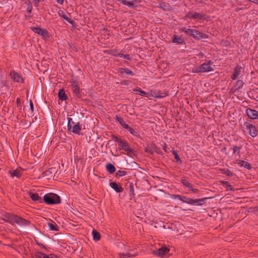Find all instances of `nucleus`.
<instances>
[{
  "instance_id": "1",
  "label": "nucleus",
  "mask_w": 258,
  "mask_h": 258,
  "mask_svg": "<svg viewBox=\"0 0 258 258\" xmlns=\"http://www.w3.org/2000/svg\"><path fill=\"white\" fill-rule=\"evenodd\" d=\"M2 220L11 224L16 223L19 225H27L29 224V221L9 213L5 215L4 217L2 219Z\"/></svg>"
},
{
  "instance_id": "2",
  "label": "nucleus",
  "mask_w": 258,
  "mask_h": 258,
  "mask_svg": "<svg viewBox=\"0 0 258 258\" xmlns=\"http://www.w3.org/2000/svg\"><path fill=\"white\" fill-rule=\"evenodd\" d=\"M180 30L182 32H184L186 35L191 36L197 39L206 38V34L197 31L195 29L181 28Z\"/></svg>"
},
{
  "instance_id": "3",
  "label": "nucleus",
  "mask_w": 258,
  "mask_h": 258,
  "mask_svg": "<svg viewBox=\"0 0 258 258\" xmlns=\"http://www.w3.org/2000/svg\"><path fill=\"white\" fill-rule=\"evenodd\" d=\"M212 63L211 61H209L207 63H204L200 66L193 69L192 72L197 73H203L212 71L213 70L211 66Z\"/></svg>"
},
{
  "instance_id": "4",
  "label": "nucleus",
  "mask_w": 258,
  "mask_h": 258,
  "mask_svg": "<svg viewBox=\"0 0 258 258\" xmlns=\"http://www.w3.org/2000/svg\"><path fill=\"white\" fill-rule=\"evenodd\" d=\"M44 201L47 204H56L60 203V199L57 195L49 193L44 195Z\"/></svg>"
},
{
  "instance_id": "5",
  "label": "nucleus",
  "mask_w": 258,
  "mask_h": 258,
  "mask_svg": "<svg viewBox=\"0 0 258 258\" xmlns=\"http://www.w3.org/2000/svg\"><path fill=\"white\" fill-rule=\"evenodd\" d=\"M115 141L118 143L120 146V149L123 150L125 151L127 155H129L133 152V150L131 148L127 142L124 140H122L118 138H115Z\"/></svg>"
},
{
  "instance_id": "6",
  "label": "nucleus",
  "mask_w": 258,
  "mask_h": 258,
  "mask_svg": "<svg viewBox=\"0 0 258 258\" xmlns=\"http://www.w3.org/2000/svg\"><path fill=\"white\" fill-rule=\"evenodd\" d=\"M169 249L165 246H162L161 248L153 251V253L158 256L163 257L169 252Z\"/></svg>"
},
{
  "instance_id": "7",
  "label": "nucleus",
  "mask_w": 258,
  "mask_h": 258,
  "mask_svg": "<svg viewBox=\"0 0 258 258\" xmlns=\"http://www.w3.org/2000/svg\"><path fill=\"white\" fill-rule=\"evenodd\" d=\"M31 29L35 33L38 34L44 38H47L48 37V32L45 29L42 28L40 27H31Z\"/></svg>"
},
{
  "instance_id": "8",
  "label": "nucleus",
  "mask_w": 258,
  "mask_h": 258,
  "mask_svg": "<svg viewBox=\"0 0 258 258\" xmlns=\"http://www.w3.org/2000/svg\"><path fill=\"white\" fill-rule=\"evenodd\" d=\"M23 170L21 168H18L15 169H11L9 171V173L13 178H20L23 172Z\"/></svg>"
},
{
  "instance_id": "9",
  "label": "nucleus",
  "mask_w": 258,
  "mask_h": 258,
  "mask_svg": "<svg viewBox=\"0 0 258 258\" xmlns=\"http://www.w3.org/2000/svg\"><path fill=\"white\" fill-rule=\"evenodd\" d=\"M71 119H69V123L68 125V129L74 133L79 134L80 132L81 131V127L79 125V123L74 124L73 126H72L70 123Z\"/></svg>"
},
{
  "instance_id": "10",
  "label": "nucleus",
  "mask_w": 258,
  "mask_h": 258,
  "mask_svg": "<svg viewBox=\"0 0 258 258\" xmlns=\"http://www.w3.org/2000/svg\"><path fill=\"white\" fill-rule=\"evenodd\" d=\"M246 128L248 129L250 135L253 137H256L258 134V131L256 130L255 126L250 124L246 123L245 124Z\"/></svg>"
},
{
  "instance_id": "11",
  "label": "nucleus",
  "mask_w": 258,
  "mask_h": 258,
  "mask_svg": "<svg viewBox=\"0 0 258 258\" xmlns=\"http://www.w3.org/2000/svg\"><path fill=\"white\" fill-rule=\"evenodd\" d=\"M181 181L183 185L186 187L188 190H191L194 193H197L198 190L197 189L194 188L192 185L186 180L182 179Z\"/></svg>"
},
{
  "instance_id": "12",
  "label": "nucleus",
  "mask_w": 258,
  "mask_h": 258,
  "mask_svg": "<svg viewBox=\"0 0 258 258\" xmlns=\"http://www.w3.org/2000/svg\"><path fill=\"white\" fill-rule=\"evenodd\" d=\"M246 113L248 117L254 119L258 117V112L255 110L251 109H247L246 110Z\"/></svg>"
},
{
  "instance_id": "13",
  "label": "nucleus",
  "mask_w": 258,
  "mask_h": 258,
  "mask_svg": "<svg viewBox=\"0 0 258 258\" xmlns=\"http://www.w3.org/2000/svg\"><path fill=\"white\" fill-rule=\"evenodd\" d=\"M10 76L11 77V78L16 82H22L23 81V78L21 77V76L18 73L12 72L10 74Z\"/></svg>"
},
{
  "instance_id": "14",
  "label": "nucleus",
  "mask_w": 258,
  "mask_h": 258,
  "mask_svg": "<svg viewBox=\"0 0 258 258\" xmlns=\"http://www.w3.org/2000/svg\"><path fill=\"white\" fill-rule=\"evenodd\" d=\"M242 68L240 66L235 67L233 74L231 75V79L233 80H235L241 74Z\"/></svg>"
},
{
  "instance_id": "15",
  "label": "nucleus",
  "mask_w": 258,
  "mask_h": 258,
  "mask_svg": "<svg viewBox=\"0 0 258 258\" xmlns=\"http://www.w3.org/2000/svg\"><path fill=\"white\" fill-rule=\"evenodd\" d=\"M110 186L114 189L117 192H121L123 190V188L120 185V184L117 183L116 182H111L110 183Z\"/></svg>"
},
{
  "instance_id": "16",
  "label": "nucleus",
  "mask_w": 258,
  "mask_h": 258,
  "mask_svg": "<svg viewBox=\"0 0 258 258\" xmlns=\"http://www.w3.org/2000/svg\"><path fill=\"white\" fill-rule=\"evenodd\" d=\"M208 198H203L195 200L192 199V201L190 202V204L201 206L204 204L205 201Z\"/></svg>"
},
{
  "instance_id": "17",
  "label": "nucleus",
  "mask_w": 258,
  "mask_h": 258,
  "mask_svg": "<svg viewBox=\"0 0 258 258\" xmlns=\"http://www.w3.org/2000/svg\"><path fill=\"white\" fill-rule=\"evenodd\" d=\"M58 97L59 99L63 101L67 99L68 97L65 94V92L63 89H60L58 92Z\"/></svg>"
},
{
  "instance_id": "18",
  "label": "nucleus",
  "mask_w": 258,
  "mask_h": 258,
  "mask_svg": "<svg viewBox=\"0 0 258 258\" xmlns=\"http://www.w3.org/2000/svg\"><path fill=\"white\" fill-rule=\"evenodd\" d=\"M106 168L107 171L111 174L113 173L115 170V167L111 163L107 164L106 165Z\"/></svg>"
},
{
  "instance_id": "19",
  "label": "nucleus",
  "mask_w": 258,
  "mask_h": 258,
  "mask_svg": "<svg viewBox=\"0 0 258 258\" xmlns=\"http://www.w3.org/2000/svg\"><path fill=\"white\" fill-rule=\"evenodd\" d=\"M30 198L34 201H37L40 200V198L39 197L38 194L36 193H33L32 192H29Z\"/></svg>"
},
{
  "instance_id": "20",
  "label": "nucleus",
  "mask_w": 258,
  "mask_h": 258,
  "mask_svg": "<svg viewBox=\"0 0 258 258\" xmlns=\"http://www.w3.org/2000/svg\"><path fill=\"white\" fill-rule=\"evenodd\" d=\"M237 164H239L240 166L244 167L247 169L250 168V165L247 162L244 161H239V162H237Z\"/></svg>"
},
{
  "instance_id": "21",
  "label": "nucleus",
  "mask_w": 258,
  "mask_h": 258,
  "mask_svg": "<svg viewBox=\"0 0 258 258\" xmlns=\"http://www.w3.org/2000/svg\"><path fill=\"white\" fill-rule=\"evenodd\" d=\"M72 87L73 92L75 94L78 95L80 93V88L78 85L77 84H72Z\"/></svg>"
},
{
  "instance_id": "22",
  "label": "nucleus",
  "mask_w": 258,
  "mask_h": 258,
  "mask_svg": "<svg viewBox=\"0 0 258 258\" xmlns=\"http://www.w3.org/2000/svg\"><path fill=\"white\" fill-rule=\"evenodd\" d=\"M92 235L94 240H99L100 239V234L96 230H94L92 231Z\"/></svg>"
},
{
  "instance_id": "23",
  "label": "nucleus",
  "mask_w": 258,
  "mask_h": 258,
  "mask_svg": "<svg viewBox=\"0 0 258 258\" xmlns=\"http://www.w3.org/2000/svg\"><path fill=\"white\" fill-rule=\"evenodd\" d=\"M116 119L121 124V125H122L123 127L125 128H129V125L125 123L122 118L117 117Z\"/></svg>"
},
{
  "instance_id": "24",
  "label": "nucleus",
  "mask_w": 258,
  "mask_h": 258,
  "mask_svg": "<svg viewBox=\"0 0 258 258\" xmlns=\"http://www.w3.org/2000/svg\"><path fill=\"white\" fill-rule=\"evenodd\" d=\"M204 18V16L200 13H193L191 15V18L192 19H202Z\"/></svg>"
},
{
  "instance_id": "25",
  "label": "nucleus",
  "mask_w": 258,
  "mask_h": 258,
  "mask_svg": "<svg viewBox=\"0 0 258 258\" xmlns=\"http://www.w3.org/2000/svg\"><path fill=\"white\" fill-rule=\"evenodd\" d=\"M47 225L50 230L55 231H58V227L56 224H54L51 223H48Z\"/></svg>"
},
{
  "instance_id": "26",
  "label": "nucleus",
  "mask_w": 258,
  "mask_h": 258,
  "mask_svg": "<svg viewBox=\"0 0 258 258\" xmlns=\"http://www.w3.org/2000/svg\"><path fill=\"white\" fill-rule=\"evenodd\" d=\"M136 255L131 254L130 253H122L120 254V258H133Z\"/></svg>"
},
{
  "instance_id": "27",
  "label": "nucleus",
  "mask_w": 258,
  "mask_h": 258,
  "mask_svg": "<svg viewBox=\"0 0 258 258\" xmlns=\"http://www.w3.org/2000/svg\"><path fill=\"white\" fill-rule=\"evenodd\" d=\"M173 42L178 44H181L183 43V40L181 37L177 36H174Z\"/></svg>"
},
{
  "instance_id": "28",
  "label": "nucleus",
  "mask_w": 258,
  "mask_h": 258,
  "mask_svg": "<svg viewBox=\"0 0 258 258\" xmlns=\"http://www.w3.org/2000/svg\"><path fill=\"white\" fill-rule=\"evenodd\" d=\"M180 200H181V201H182L184 203H186L189 204H190V202L192 201V199H191V198H187L185 197H182V196H181V197L180 198Z\"/></svg>"
},
{
  "instance_id": "29",
  "label": "nucleus",
  "mask_w": 258,
  "mask_h": 258,
  "mask_svg": "<svg viewBox=\"0 0 258 258\" xmlns=\"http://www.w3.org/2000/svg\"><path fill=\"white\" fill-rule=\"evenodd\" d=\"M119 2L124 5H126L130 7L134 6V3L126 0H119Z\"/></svg>"
},
{
  "instance_id": "30",
  "label": "nucleus",
  "mask_w": 258,
  "mask_h": 258,
  "mask_svg": "<svg viewBox=\"0 0 258 258\" xmlns=\"http://www.w3.org/2000/svg\"><path fill=\"white\" fill-rule=\"evenodd\" d=\"M35 256L36 258H45L46 256V254L41 252H37L35 254Z\"/></svg>"
},
{
  "instance_id": "31",
  "label": "nucleus",
  "mask_w": 258,
  "mask_h": 258,
  "mask_svg": "<svg viewBox=\"0 0 258 258\" xmlns=\"http://www.w3.org/2000/svg\"><path fill=\"white\" fill-rule=\"evenodd\" d=\"M134 91H137L139 93V94L141 95V96H146V97H149V93H147L144 91H142V90H134Z\"/></svg>"
},
{
  "instance_id": "32",
  "label": "nucleus",
  "mask_w": 258,
  "mask_h": 258,
  "mask_svg": "<svg viewBox=\"0 0 258 258\" xmlns=\"http://www.w3.org/2000/svg\"><path fill=\"white\" fill-rule=\"evenodd\" d=\"M243 85V82L241 80H238L237 81V82L235 85V87L237 89H238L241 88L242 87Z\"/></svg>"
},
{
  "instance_id": "33",
  "label": "nucleus",
  "mask_w": 258,
  "mask_h": 258,
  "mask_svg": "<svg viewBox=\"0 0 258 258\" xmlns=\"http://www.w3.org/2000/svg\"><path fill=\"white\" fill-rule=\"evenodd\" d=\"M118 56L120 57H123L124 59L129 60L130 57L128 54H123L122 53H118Z\"/></svg>"
},
{
  "instance_id": "34",
  "label": "nucleus",
  "mask_w": 258,
  "mask_h": 258,
  "mask_svg": "<svg viewBox=\"0 0 258 258\" xmlns=\"http://www.w3.org/2000/svg\"><path fill=\"white\" fill-rule=\"evenodd\" d=\"M120 72L121 73L124 72L126 74L133 75V73L128 69H121Z\"/></svg>"
},
{
  "instance_id": "35",
  "label": "nucleus",
  "mask_w": 258,
  "mask_h": 258,
  "mask_svg": "<svg viewBox=\"0 0 258 258\" xmlns=\"http://www.w3.org/2000/svg\"><path fill=\"white\" fill-rule=\"evenodd\" d=\"M173 154H174V155L175 156V158L176 159V160L177 161H180V159L179 157V156H178L177 153L175 151H173Z\"/></svg>"
},
{
  "instance_id": "36",
  "label": "nucleus",
  "mask_w": 258,
  "mask_h": 258,
  "mask_svg": "<svg viewBox=\"0 0 258 258\" xmlns=\"http://www.w3.org/2000/svg\"><path fill=\"white\" fill-rule=\"evenodd\" d=\"M146 151L147 152L152 153L154 151V150L152 147H147L146 148Z\"/></svg>"
},
{
  "instance_id": "37",
  "label": "nucleus",
  "mask_w": 258,
  "mask_h": 258,
  "mask_svg": "<svg viewBox=\"0 0 258 258\" xmlns=\"http://www.w3.org/2000/svg\"><path fill=\"white\" fill-rule=\"evenodd\" d=\"M45 258H57V257L54 254H50L49 255H46Z\"/></svg>"
},
{
  "instance_id": "38",
  "label": "nucleus",
  "mask_w": 258,
  "mask_h": 258,
  "mask_svg": "<svg viewBox=\"0 0 258 258\" xmlns=\"http://www.w3.org/2000/svg\"><path fill=\"white\" fill-rule=\"evenodd\" d=\"M223 185L225 187H229V189L230 190H233V188L232 187L231 185H228V183L227 182H224V184H223Z\"/></svg>"
},
{
  "instance_id": "39",
  "label": "nucleus",
  "mask_w": 258,
  "mask_h": 258,
  "mask_svg": "<svg viewBox=\"0 0 258 258\" xmlns=\"http://www.w3.org/2000/svg\"><path fill=\"white\" fill-rule=\"evenodd\" d=\"M171 197L175 199H178L180 200V198L181 197V196L178 195H173L171 196Z\"/></svg>"
},
{
  "instance_id": "40",
  "label": "nucleus",
  "mask_w": 258,
  "mask_h": 258,
  "mask_svg": "<svg viewBox=\"0 0 258 258\" xmlns=\"http://www.w3.org/2000/svg\"><path fill=\"white\" fill-rule=\"evenodd\" d=\"M125 174V172L124 171H119V173H117V175H118L120 176H123Z\"/></svg>"
},
{
  "instance_id": "41",
  "label": "nucleus",
  "mask_w": 258,
  "mask_h": 258,
  "mask_svg": "<svg viewBox=\"0 0 258 258\" xmlns=\"http://www.w3.org/2000/svg\"><path fill=\"white\" fill-rule=\"evenodd\" d=\"M131 134L134 135L135 133V131L129 126V128H127Z\"/></svg>"
},
{
  "instance_id": "42",
  "label": "nucleus",
  "mask_w": 258,
  "mask_h": 258,
  "mask_svg": "<svg viewBox=\"0 0 258 258\" xmlns=\"http://www.w3.org/2000/svg\"><path fill=\"white\" fill-rule=\"evenodd\" d=\"M28 5H29V7L27 8V11L31 13L32 11V6L30 5L29 3H28Z\"/></svg>"
},
{
  "instance_id": "43",
  "label": "nucleus",
  "mask_w": 258,
  "mask_h": 258,
  "mask_svg": "<svg viewBox=\"0 0 258 258\" xmlns=\"http://www.w3.org/2000/svg\"><path fill=\"white\" fill-rule=\"evenodd\" d=\"M225 173L227 176H231V175H232V173H231V172L229 170H227L226 171H225Z\"/></svg>"
},
{
  "instance_id": "44",
  "label": "nucleus",
  "mask_w": 258,
  "mask_h": 258,
  "mask_svg": "<svg viewBox=\"0 0 258 258\" xmlns=\"http://www.w3.org/2000/svg\"><path fill=\"white\" fill-rule=\"evenodd\" d=\"M61 16L65 20L69 21V18L66 15H62Z\"/></svg>"
},
{
  "instance_id": "45",
  "label": "nucleus",
  "mask_w": 258,
  "mask_h": 258,
  "mask_svg": "<svg viewBox=\"0 0 258 258\" xmlns=\"http://www.w3.org/2000/svg\"><path fill=\"white\" fill-rule=\"evenodd\" d=\"M192 14V13H188L186 15V17L187 18H191V15Z\"/></svg>"
},
{
  "instance_id": "46",
  "label": "nucleus",
  "mask_w": 258,
  "mask_h": 258,
  "mask_svg": "<svg viewBox=\"0 0 258 258\" xmlns=\"http://www.w3.org/2000/svg\"><path fill=\"white\" fill-rule=\"evenodd\" d=\"M238 150H239V148L237 147L234 146L233 147V151H234V152H236Z\"/></svg>"
},
{
  "instance_id": "47",
  "label": "nucleus",
  "mask_w": 258,
  "mask_h": 258,
  "mask_svg": "<svg viewBox=\"0 0 258 258\" xmlns=\"http://www.w3.org/2000/svg\"><path fill=\"white\" fill-rule=\"evenodd\" d=\"M30 108H31V110H33V103H32V102L31 101L30 103Z\"/></svg>"
},
{
  "instance_id": "48",
  "label": "nucleus",
  "mask_w": 258,
  "mask_h": 258,
  "mask_svg": "<svg viewBox=\"0 0 258 258\" xmlns=\"http://www.w3.org/2000/svg\"><path fill=\"white\" fill-rule=\"evenodd\" d=\"M58 3L62 4L63 2V0H57Z\"/></svg>"
},
{
  "instance_id": "49",
  "label": "nucleus",
  "mask_w": 258,
  "mask_h": 258,
  "mask_svg": "<svg viewBox=\"0 0 258 258\" xmlns=\"http://www.w3.org/2000/svg\"><path fill=\"white\" fill-rule=\"evenodd\" d=\"M20 99L18 98L17 99V103L18 104H19V103H20Z\"/></svg>"
},
{
  "instance_id": "50",
  "label": "nucleus",
  "mask_w": 258,
  "mask_h": 258,
  "mask_svg": "<svg viewBox=\"0 0 258 258\" xmlns=\"http://www.w3.org/2000/svg\"><path fill=\"white\" fill-rule=\"evenodd\" d=\"M113 55L114 56H118V54H117L116 53H114Z\"/></svg>"
},
{
  "instance_id": "51",
  "label": "nucleus",
  "mask_w": 258,
  "mask_h": 258,
  "mask_svg": "<svg viewBox=\"0 0 258 258\" xmlns=\"http://www.w3.org/2000/svg\"><path fill=\"white\" fill-rule=\"evenodd\" d=\"M162 97V96H156V97H157V98H158V97L160 98V97Z\"/></svg>"
}]
</instances>
